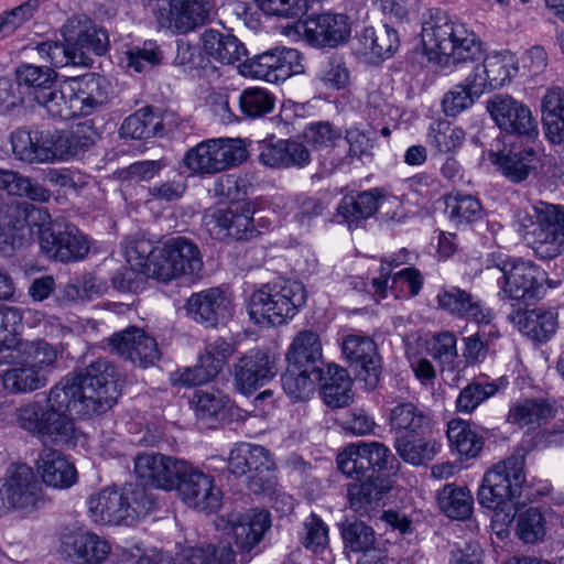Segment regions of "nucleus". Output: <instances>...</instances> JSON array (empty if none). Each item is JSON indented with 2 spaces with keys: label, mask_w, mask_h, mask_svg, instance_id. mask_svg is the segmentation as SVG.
Wrapping results in <instances>:
<instances>
[{
  "label": "nucleus",
  "mask_w": 564,
  "mask_h": 564,
  "mask_svg": "<svg viewBox=\"0 0 564 564\" xmlns=\"http://www.w3.org/2000/svg\"><path fill=\"white\" fill-rule=\"evenodd\" d=\"M117 368L106 359L88 365L83 373L66 376L53 386L46 406L32 401L15 409L19 427L43 440L67 444L75 426L66 412L79 417L98 415L110 410L120 394Z\"/></svg>",
  "instance_id": "nucleus-1"
},
{
  "label": "nucleus",
  "mask_w": 564,
  "mask_h": 564,
  "mask_svg": "<svg viewBox=\"0 0 564 564\" xmlns=\"http://www.w3.org/2000/svg\"><path fill=\"white\" fill-rule=\"evenodd\" d=\"M420 36L423 54L442 66L475 62L484 55L482 42L474 30L440 9L424 18Z\"/></svg>",
  "instance_id": "nucleus-2"
},
{
  "label": "nucleus",
  "mask_w": 564,
  "mask_h": 564,
  "mask_svg": "<svg viewBox=\"0 0 564 564\" xmlns=\"http://www.w3.org/2000/svg\"><path fill=\"white\" fill-rule=\"evenodd\" d=\"M523 469V457L511 456L489 469L478 489V502L494 511L491 521L500 531L513 522L518 507L532 500Z\"/></svg>",
  "instance_id": "nucleus-3"
},
{
  "label": "nucleus",
  "mask_w": 564,
  "mask_h": 564,
  "mask_svg": "<svg viewBox=\"0 0 564 564\" xmlns=\"http://www.w3.org/2000/svg\"><path fill=\"white\" fill-rule=\"evenodd\" d=\"M303 283L275 279L256 290L247 305L250 319L261 326H280L291 321L305 304Z\"/></svg>",
  "instance_id": "nucleus-4"
},
{
  "label": "nucleus",
  "mask_w": 564,
  "mask_h": 564,
  "mask_svg": "<svg viewBox=\"0 0 564 564\" xmlns=\"http://www.w3.org/2000/svg\"><path fill=\"white\" fill-rule=\"evenodd\" d=\"M154 506L144 488L132 486L122 491L105 488L87 499L88 517L97 524L132 525Z\"/></svg>",
  "instance_id": "nucleus-5"
},
{
  "label": "nucleus",
  "mask_w": 564,
  "mask_h": 564,
  "mask_svg": "<svg viewBox=\"0 0 564 564\" xmlns=\"http://www.w3.org/2000/svg\"><path fill=\"white\" fill-rule=\"evenodd\" d=\"M490 261L501 273L497 279L501 300L528 302L542 297L547 279L539 265L501 253H492Z\"/></svg>",
  "instance_id": "nucleus-6"
},
{
  "label": "nucleus",
  "mask_w": 564,
  "mask_h": 564,
  "mask_svg": "<svg viewBox=\"0 0 564 564\" xmlns=\"http://www.w3.org/2000/svg\"><path fill=\"white\" fill-rule=\"evenodd\" d=\"M248 152L240 139H207L189 148L183 158L187 170L198 175H213L239 165Z\"/></svg>",
  "instance_id": "nucleus-7"
},
{
  "label": "nucleus",
  "mask_w": 564,
  "mask_h": 564,
  "mask_svg": "<svg viewBox=\"0 0 564 564\" xmlns=\"http://www.w3.org/2000/svg\"><path fill=\"white\" fill-rule=\"evenodd\" d=\"M227 467L235 476H246L248 487L254 494L269 490L274 484L270 452L261 445L237 444L229 453Z\"/></svg>",
  "instance_id": "nucleus-8"
},
{
  "label": "nucleus",
  "mask_w": 564,
  "mask_h": 564,
  "mask_svg": "<svg viewBox=\"0 0 564 564\" xmlns=\"http://www.w3.org/2000/svg\"><path fill=\"white\" fill-rule=\"evenodd\" d=\"M303 72L302 55L295 48L276 47L247 58L238 65V73L245 77L263 79L269 83L285 80Z\"/></svg>",
  "instance_id": "nucleus-9"
},
{
  "label": "nucleus",
  "mask_w": 564,
  "mask_h": 564,
  "mask_svg": "<svg viewBox=\"0 0 564 564\" xmlns=\"http://www.w3.org/2000/svg\"><path fill=\"white\" fill-rule=\"evenodd\" d=\"M174 489L188 508L209 513L221 507L223 491L214 476L204 473L189 462L182 469Z\"/></svg>",
  "instance_id": "nucleus-10"
},
{
  "label": "nucleus",
  "mask_w": 564,
  "mask_h": 564,
  "mask_svg": "<svg viewBox=\"0 0 564 564\" xmlns=\"http://www.w3.org/2000/svg\"><path fill=\"white\" fill-rule=\"evenodd\" d=\"M40 249L50 260L69 263L84 259L89 245L76 226L55 221L41 234Z\"/></svg>",
  "instance_id": "nucleus-11"
},
{
  "label": "nucleus",
  "mask_w": 564,
  "mask_h": 564,
  "mask_svg": "<svg viewBox=\"0 0 564 564\" xmlns=\"http://www.w3.org/2000/svg\"><path fill=\"white\" fill-rule=\"evenodd\" d=\"M487 110L501 131L528 139L539 135L538 121L529 106L510 95L492 96L487 101Z\"/></svg>",
  "instance_id": "nucleus-12"
},
{
  "label": "nucleus",
  "mask_w": 564,
  "mask_h": 564,
  "mask_svg": "<svg viewBox=\"0 0 564 564\" xmlns=\"http://www.w3.org/2000/svg\"><path fill=\"white\" fill-rule=\"evenodd\" d=\"M209 0H167V6H158L155 19L160 26L174 34H187L209 22Z\"/></svg>",
  "instance_id": "nucleus-13"
},
{
  "label": "nucleus",
  "mask_w": 564,
  "mask_h": 564,
  "mask_svg": "<svg viewBox=\"0 0 564 564\" xmlns=\"http://www.w3.org/2000/svg\"><path fill=\"white\" fill-rule=\"evenodd\" d=\"M6 512L11 510L32 511L41 498V485L33 470L25 464L8 468L0 488Z\"/></svg>",
  "instance_id": "nucleus-14"
},
{
  "label": "nucleus",
  "mask_w": 564,
  "mask_h": 564,
  "mask_svg": "<svg viewBox=\"0 0 564 564\" xmlns=\"http://www.w3.org/2000/svg\"><path fill=\"white\" fill-rule=\"evenodd\" d=\"M341 349L356 378L364 381L368 390H373L380 381L381 358L372 338L362 334H349L343 339Z\"/></svg>",
  "instance_id": "nucleus-15"
},
{
  "label": "nucleus",
  "mask_w": 564,
  "mask_h": 564,
  "mask_svg": "<svg viewBox=\"0 0 564 564\" xmlns=\"http://www.w3.org/2000/svg\"><path fill=\"white\" fill-rule=\"evenodd\" d=\"M226 534L234 540L237 552L241 554L240 561L249 563L250 551L259 544L264 532L271 527L270 514L264 511H251L245 514L231 512L221 518Z\"/></svg>",
  "instance_id": "nucleus-16"
},
{
  "label": "nucleus",
  "mask_w": 564,
  "mask_h": 564,
  "mask_svg": "<svg viewBox=\"0 0 564 564\" xmlns=\"http://www.w3.org/2000/svg\"><path fill=\"white\" fill-rule=\"evenodd\" d=\"M186 463L156 452H141L134 458V473L143 485L170 491L175 488Z\"/></svg>",
  "instance_id": "nucleus-17"
},
{
  "label": "nucleus",
  "mask_w": 564,
  "mask_h": 564,
  "mask_svg": "<svg viewBox=\"0 0 564 564\" xmlns=\"http://www.w3.org/2000/svg\"><path fill=\"white\" fill-rule=\"evenodd\" d=\"M533 212L536 226L532 248L541 259L555 258L561 252L560 236L564 224V207L538 202L533 205Z\"/></svg>",
  "instance_id": "nucleus-18"
},
{
  "label": "nucleus",
  "mask_w": 564,
  "mask_h": 564,
  "mask_svg": "<svg viewBox=\"0 0 564 564\" xmlns=\"http://www.w3.org/2000/svg\"><path fill=\"white\" fill-rule=\"evenodd\" d=\"M435 301L437 310L460 319L488 325L495 317L494 311L482 300L455 285L442 286Z\"/></svg>",
  "instance_id": "nucleus-19"
},
{
  "label": "nucleus",
  "mask_w": 564,
  "mask_h": 564,
  "mask_svg": "<svg viewBox=\"0 0 564 564\" xmlns=\"http://www.w3.org/2000/svg\"><path fill=\"white\" fill-rule=\"evenodd\" d=\"M278 373L275 360L269 352L251 349L234 365V382L237 391L250 395L270 382Z\"/></svg>",
  "instance_id": "nucleus-20"
},
{
  "label": "nucleus",
  "mask_w": 564,
  "mask_h": 564,
  "mask_svg": "<svg viewBox=\"0 0 564 564\" xmlns=\"http://www.w3.org/2000/svg\"><path fill=\"white\" fill-rule=\"evenodd\" d=\"M351 23L343 13L325 12L307 18L303 22L305 40L317 47H336L350 37Z\"/></svg>",
  "instance_id": "nucleus-21"
},
{
  "label": "nucleus",
  "mask_w": 564,
  "mask_h": 564,
  "mask_svg": "<svg viewBox=\"0 0 564 564\" xmlns=\"http://www.w3.org/2000/svg\"><path fill=\"white\" fill-rule=\"evenodd\" d=\"M62 34L64 41L82 54V64L87 59L88 53L102 55L109 47L107 31L85 15L69 18L62 28Z\"/></svg>",
  "instance_id": "nucleus-22"
},
{
  "label": "nucleus",
  "mask_w": 564,
  "mask_h": 564,
  "mask_svg": "<svg viewBox=\"0 0 564 564\" xmlns=\"http://www.w3.org/2000/svg\"><path fill=\"white\" fill-rule=\"evenodd\" d=\"M258 160L270 169H302L311 162L307 148L292 139H263L257 143Z\"/></svg>",
  "instance_id": "nucleus-23"
},
{
  "label": "nucleus",
  "mask_w": 564,
  "mask_h": 564,
  "mask_svg": "<svg viewBox=\"0 0 564 564\" xmlns=\"http://www.w3.org/2000/svg\"><path fill=\"white\" fill-rule=\"evenodd\" d=\"M254 205L250 202L227 209H218L212 216L210 230L218 238L250 240L259 235L254 224Z\"/></svg>",
  "instance_id": "nucleus-24"
},
{
  "label": "nucleus",
  "mask_w": 564,
  "mask_h": 564,
  "mask_svg": "<svg viewBox=\"0 0 564 564\" xmlns=\"http://www.w3.org/2000/svg\"><path fill=\"white\" fill-rule=\"evenodd\" d=\"M67 94L74 98L78 116L100 112L110 100L108 82L95 74L68 78Z\"/></svg>",
  "instance_id": "nucleus-25"
},
{
  "label": "nucleus",
  "mask_w": 564,
  "mask_h": 564,
  "mask_svg": "<svg viewBox=\"0 0 564 564\" xmlns=\"http://www.w3.org/2000/svg\"><path fill=\"white\" fill-rule=\"evenodd\" d=\"M111 350L140 367L159 360L161 354L156 340L137 327H128L109 338Z\"/></svg>",
  "instance_id": "nucleus-26"
},
{
  "label": "nucleus",
  "mask_w": 564,
  "mask_h": 564,
  "mask_svg": "<svg viewBox=\"0 0 564 564\" xmlns=\"http://www.w3.org/2000/svg\"><path fill=\"white\" fill-rule=\"evenodd\" d=\"M382 193L379 188L346 194L337 205L335 220L348 229H357L378 212Z\"/></svg>",
  "instance_id": "nucleus-27"
},
{
  "label": "nucleus",
  "mask_w": 564,
  "mask_h": 564,
  "mask_svg": "<svg viewBox=\"0 0 564 564\" xmlns=\"http://www.w3.org/2000/svg\"><path fill=\"white\" fill-rule=\"evenodd\" d=\"M174 126L172 113L161 112L152 107H143L127 117L120 127V135L135 140L164 137Z\"/></svg>",
  "instance_id": "nucleus-28"
},
{
  "label": "nucleus",
  "mask_w": 564,
  "mask_h": 564,
  "mask_svg": "<svg viewBox=\"0 0 564 564\" xmlns=\"http://www.w3.org/2000/svg\"><path fill=\"white\" fill-rule=\"evenodd\" d=\"M488 156L492 165L512 183H521L536 169L539 155L532 147H511L503 150L490 149Z\"/></svg>",
  "instance_id": "nucleus-29"
},
{
  "label": "nucleus",
  "mask_w": 564,
  "mask_h": 564,
  "mask_svg": "<svg viewBox=\"0 0 564 564\" xmlns=\"http://www.w3.org/2000/svg\"><path fill=\"white\" fill-rule=\"evenodd\" d=\"M392 486V480L381 475H369L361 480H356L347 488L349 507L359 514H367L380 506Z\"/></svg>",
  "instance_id": "nucleus-30"
},
{
  "label": "nucleus",
  "mask_w": 564,
  "mask_h": 564,
  "mask_svg": "<svg viewBox=\"0 0 564 564\" xmlns=\"http://www.w3.org/2000/svg\"><path fill=\"white\" fill-rule=\"evenodd\" d=\"M63 551L78 563L99 564L108 557L111 546L95 533L76 531L62 536Z\"/></svg>",
  "instance_id": "nucleus-31"
},
{
  "label": "nucleus",
  "mask_w": 564,
  "mask_h": 564,
  "mask_svg": "<svg viewBox=\"0 0 564 564\" xmlns=\"http://www.w3.org/2000/svg\"><path fill=\"white\" fill-rule=\"evenodd\" d=\"M556 403L547 398H524L510 404L507 421L520 429L535 430L556 414Z\"/></svg>",
  "instance_id": "nucleus-32"
},
{
  "label": "nucleus",
  "mask_w": 564,
  "mask_h": 564,
  "mask_svg": "<svg viewBox=\"0 0 564 564\" xmlns=\"http://www.w3.org/2000/svg\"><path fill=\"white\" fill-rule=\"evenodd\" d=\"M230 300L220 288L194 293L186 304L192 318L206 326H215L229 311Z\"/></svg>",
  "instance_id": "nucleus-33"
},
{
  "label": "nucleus",
  "mask_w": 564,
  "mask_h": 564,
  "mask_svg": "<svg viewBox=\"0 0 564 564\" xmlns=\"http://www.w3.org/2000/svg\"><path fill=\"white\" fill-rule=\"evenodd\" d=\"M4 210L13 230L20 231L22 237L36 235L39 242L43 230L55 224L46 208L28 203L12 202L6 205Z\"/></svg>",
  "instance_id": "nucleus-34"
},
{
  "label": "nucleus",
  "mask_w": 564,
  "mask_h": 564,
  "mask_svg": "<svg viewBox=\"0 0 564 564\" xmlns=\"http://www.w3.org/2000/svg\"><path fill=\"white\" fill-rule=\"evenodd\" d=\"M36 467L43 482L48 487L67 489L77 481L75 465L62 452L43 451L39 456Z\"/></svg>",
  "instance_id": "nucleus-35"
},
{
  "label": "nucleus",
  "mask_w": 564,
  "mask_h": 564,
  "mask_svg": "<svg viewBox=\"0 0 564 564\" xmlns=\"http://www.w3.org/2000/svg\"><path fill=\"white\" fill-rule=\"evenodd\" d=\"M203 51L221 64H235L247 56L245 44L234 34L207 29L202 34Z\"/></svg>",
  "instance_id": "nucleus-36"
},
{
  "label": "nucleus",
  "mask_w": 564,
  "mask_h": 564,
  "mask_svg": "<svg viewBox=\"0 0 564 564\" xmlns=\"http://www.w3.org/2000/svg\"><path fill=\"white\" fill-rule=\"evenodd\" d=\"M322 359V344L316 333L303 330L299 333L291 343L286 361L289 365L313 371L315 378H321L323 373L319 362Z\"/></svg>",
  "instance_id": "nucleus-37"
},
{
  "label": "nucleus",
  "mask_w": 564,
  "mask_h": 564,
  "mask_svg": "<svg viewBox=\"0 0 564 564\" xmlns=\"http://www.w3.org/2000/svg\"><path fill=\"white\" fill-rule=\"evenodd\" d=\"M388 424L400 436L424 435L431 426V417L412 402H401L390 409Z\"/></svg>",
  "instance_id": "nucleus-38"
},
{
  "label": "nucleus",
  "mask_w": 564,
  "mask_h": 564,
  "mask_svg": "<svg viewBox=\"0 0 564 564\" xmlns=\"http://www.w3.org/2000/svg\"><path fill=\"white\" fill-rule=\"evenodd\" d=\"M58 161H67L86 152L97 140L91 120L78 122L67 130H56Z\"/></svg>",
  "instance_id": "nucleus-39"
},
{
  "label": "nucleus",
  "mask_w": 564,
  "mask_h": 564,
  "mask_svg": "<svg viewBox=\"0 0 564 564\" xmlns=\"http://www.w3.org/2000/svg\"><path fill=\"white\" fill-rule=\"evenodd\" d=\"M542 123L547 140L552 143L564 141V89L547 88L541 100Z\"/></svg>",
  "instance_id": "nucleus-40"
},
{
  "label": "nucleus",
  "mask_w": 564,
  "mask_h": 564,
  "mask_svg": "<svg viewBox=\"0 0 564 564\" xmlns=\"http://www.w3.org/2000/svg\"><path fill=\"white\" fill-rule=\"evenodd\" d=\"M357 43L360 55L371 58H387L398 50L399 35L388 24H384L380 31H376L372 26H366L357 35Z\"/></svg>",
  "instance_id": "nucleus-41"
},
{
  "label": "nucleus",
  "mask_w": 564,
  "mask_h": 564,
  "mask_svg": "<svg viewBox=\"0 0 564 564\" xmlns=\"http://www.w3.org/2000/svg\"><path fill=\"white\" fill-rule=\"evenodd\" d=\"M519 330L535 343L549 341L557 329V313L538 307L522 313L518 321Z\"/></svg>",
  "instance_id": "nucleus-42"
},
{
  "label": "nucleus",
  "mask_w": 564,
  "mask_h": 564,
  "mask_svg": "<svg viewBox=\"0 0 564 564\" xmlns=\"http://www.w3.org/2000/svg\"><path fill=\"white\" fill-rule=\"evenodd\" d=\"M46 383L47 377L45 373L35 370L24 360L0 375V384L10 394L33 392L43 388Z\"/></svg>",
  "instance_id": "nucleus-43"
},
{
  "label": "nucleus",
  "mask_w": 564,
  "mask_h": 564,
  "mask_svg": "<svg viewBox=\"0 0 564 564\" xmlns=\"http://www.w3.org/2000/svg\"><path fill=\"white\" fill-rule=\"evenodd\" d=\"M508 379L500 377L494 381H473L463 388L456 399V410L460 413H471L481 403L508 387Z\"/></svg>",
  "instance_id": "nucleus-44"
},
{
  "label": "nucleus",
  "mask_w": 564,
  "mask_h": 564,
  "mask_svg": "<svg viewBox=\"0 0 564 564\" xmlns=\"http://www.w3.org/2000/svg\"><path fill=\"white\" fill-rule=\"evenodd\" d=\"M398 455L413 466L431 462L440 452L441 444L434 440L420 436H399L394 442Z\"/></svg>",
  "instance_id": "nucleus-45"
},
{
  "label": "nucleus",
  "mask_w": 564,
  "mask_h": 564,
  "mask_svg": "<svg viewBox=\"0 0 564 564\" xmlns=\"http://www.w3.org/2000/svg\"><path fill=\"white\" fill-rule=\"evenodd\" d=\"M447 438L457 453L466 458L476 457L484 446L482 435L460 419L448 422Z\"/></svg>",
  "instance_id": "nucleus-46"
},
{
  "label": "nucleus",
  "mask_w": 564,
  "mask_h": 564,
  "mask_svg": "<svg viewBox=\"0 0 564 564\" xmlns=\"http://www.w3.org/2000/svg\"><path fill=\"white\" fill-rule=\"evenodd\" d=\"M327 378H323L322 394L325 403L332 408H343L351 400V380L346 369L329 365Z\"/></svg>",
  "instance_id": "nucleus-47"
},
{
  "label": "nucleus",
  "mask_w": 564,
  "mask_h": 564,
  "mask_svg": "<svg viewBox=\"0 0 564 564\" xmlns=\"http://www.w3.org/2000/svg\"><path fill=\"white\" fill-rule=\"evenodd\" d=\"M437 502L442 512L451 519L465 520L473 512L474 499L466 487L445 485L438 490Z\"/></svg>",
  "instance_id": "nucleus-48"
},
{
  "label": "nucleus",
  "mask_w": 564,
  "mask_h": 564,
  "mask_svg": "<svg viewBox=\"0 0 564 564\" xmlns=\"http://www.w3.org/2000/svg\"><path fill=\"white\" fill-rule=\"evenodd\" d=\"M445 212L448 219L456 226L476 223L482 218L484 209L480 200L469 194L456 192L447 196Z\"/></svg>",
  "instance_id": "nucleus-49"
},
{
  "label": "nucleus",
  "mask_w": 564,
  "mask_h": 564,
  "mask_svg": "<svg viewBox=\"0 0 564 564\" xmlns=\"http://www.w3.org/2000/svg\"><path fill=\"white\" fill-rule=\"evenodd\" d=\"M173 263L181 275H196L203 268V261L198 247L184 237L171 238L166 241Z\"/></svg>",
  "instance_id": "nucleus-50"
},
{
  "label": "nucleus",
  "mask_w": 564,
  "mask_h": 564,
  "mask_svg": "<svg viewBox=\"0 0 564 564\" xmlns=\"http://www.w3.org/2000/svg\"><path fill=\"white\" fill-rule=\"evenodd\" d=\"M321 378H315L313 371L292 366L288 364L286 371L281 377L282 388L285 394L293 401H305L315 390V382L322 381Z\"/></svg>",
  "instance_id": "nucleus-51"
},
{
  "label": "nucleus",
  "mask_w": 564,
  "mask_h": 564,
  "mask_svg": "<svg viewBox=\"0 0 564 564\" xmlns=\"http://www.w3.org/2000/svg\"><path fill=\"white\" fill-rule=\"evenodd\" d=\"M464 140L465 131L447 120L438 119L429 126L427 144L440 153L456 151L462 147Z\"/></svg>",
  "instance_id": "nucleus-52"
},
{
  "label": "nucleus",
  "mask_w": 564,
  "mask_h": 564,
  "mask_svg": "<svg viewBox=\"0 0 564 564\" xmlns=\"http://www.w3.org/2000/svg\"><path fill=\"white\" fill-rule=\"evenodd\" d=\"M56 73L48 66L21 64L15 68V80L19 87L26 89L28 94L36 96L52 88Z\"/></svg>",
  "instance_id": "nucleus-53"
},
{
  "label": "nucleus",
  "mask_w": 564,
  "mask_h": 564,
  "mask_svg": "<svg viewBox=\"0 0 564 564\" xmlns=\"http://www.w3.org/2000/svg\"><path fill=\"white\" fill-rule=\"evenodd\" d=\"M0 188L32 200L46 202L51 197V192L42 184L14 171L0 170Z\"/></svg>",
  "instance_id": "nucleus-54"
},
{
  "label": "nucleus",
  "mask_w": 564,
  "mask_h": 564,
  "mask_svg": "<svg viewBox=\"0 0 564 564\" xmlns=\"http://www.w3.org/2000/svg\"><path fill=\"white\" fill-rule=\"evenodd\" d=\"M491 88L498 89L508 84L518 72V61L510 51L494 52L482 62Z\"/></svg>",
  "instance_id": "nucleus-55"
},
{
  "label": "nucleus",
  "mask_w": 564,
  "mask_h": 564,
  "mask_svg": "<svg viewBox=\"0 0 564 564\" xmlns=\"http://www.w3.org/2000/svg\"><path fill=\"white\" fill-rule=\"evenodd\" d=\"M68 79H66L59 89L50 88L44 94L36 96V102L42 106L48 116L54 119L69 120L77 115L74 98L67 94Z\"/></svg>",
  "instance_id": "nucleus-56"
},
{
  "label": "nucleus",
  "mask_w": 564,
  "mask_h": 564,
  "mask_svg": "<svg viewBox=\"0 0 564 564\" xmlns=\"http://www.w3.org/2000/svg\"><path fill=\"white\" fill-rule=\"evenodd\" d=\"M15 346H19L22 360L47 377L48 369L57 359V350L52 344L43 339L20 341L18 338Z\"/></svg>",
  "instance_id": "nucleus-57"
},
{
  "label": "nucleus",
  "mask_w": 564,
  "mask_h": 564,
  "mask_svg": "<svg viewBox=\"0 0 564 564\" xmlns=\"http://www.w3.org/2000/svg\"><path fill=\"white\" fill-rule=\"evenodd\" d=\"M238 104L246 118L257 119L273 110L274 97L264 88L249 87L241 91Z\"/></svg>",
  "instance_id": "nucleus-58"
},
{
  "label": "nucleus",
  "mask_w": 564,
  "mask_h": 564,
  "mask_svg": "<svg viewBox=\"0 0 564 564\" xmlns=\"http://www.w3.org/2000/svg\"><path fill=\"white\" fill-rule=\"evenodd\" d=\"M338 469L349 478L361 480L371 474V467L368 465L367 456L360 442L347 445L337 456Z\"/></svg>",
  "instance_id": "nucleus-59"
},
{
  "label": "nucleus",
  "mask_w": 564,
  "mask_h": 564,
  "mask_svg": "<svg viewBox=\"0 0 564 564\" xmlns=\"http://www.w3.org/2000/svg\"><path fill=\"white\" fill-rule=\"evenodd\" d=\"M166 242L153 249L143 263L144 273L158 281L167 282L180 276Z\"/></svg>",
  "instance_id": "nucleus-60"
},
{
  "label": "nucleus",
  "mask_w": 564,
  "mask_h": 564,
  "mask_svg": "<svg viewBox=\"0 0 564 564\" xmlns=\"http://www.w3.org/2000/svg\"><path fill=\"white\" fill-rule=\"evenodd\" d=\"M124 55L127 67L137 73L145 72L159 65L163 56L159 44L152 40L129 47Z\"/></svg>",
  "instance_id": "nucleus-61"
},
{
  "label": "nucleus",
  "mask_w": 564,
  "mask_h": 564,
  "mask_svg": "<svg viewBox=\"0 0 564 564\" xmlns=\"http://www.w3.org/2000/svg\"><path fill=\"white\" fill-rule=\"evenodd\" d=\"M301 544L313 553L323 552L328 545V525L316 513H311L299 532Z\"/></svg>",
  "instance_id": "nucleus-62"
},
{
  "label": "nucleus",
  "mask_w": 564,
  "mask_h": 564,
  "mask_svg": "<svg viewBox=\"0 0 564 564\" xmlns=\"http://www.w3.org/2000/svg\"><path fill=\"white\" fill-rule=\"evenodd\" d=\"M195 412L199 419H220L227 413L230 399L219 390H198L195 393Z\"/></svg>",
  "instance_id": "nucleus-63"
},
{
  "label": "nucleus",
  "mask_w": 564,
  "mask_h": 564,
  "mask_svg": "<svg viewBox=\"0 0 564 564\" xmlns=\"http://www.w3.org/2000/svg\"><path fill=\"white\" fill-rule=\"evenodd\" d=\"M185 557L188 564H235V552L231 546L189 547L185 551Z\"/></svg>",
  "instance_id": "nucleus-64"
}]
</instances>
